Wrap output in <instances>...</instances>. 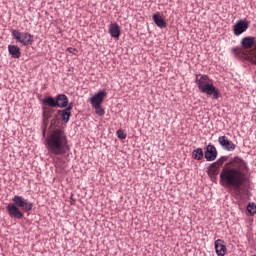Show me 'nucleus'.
Returning a JSON list of instances; mask_svg holds the SVG:
<instances>
[{"instance_id": "bb28decb", "label": "nucleus", "mask_w": 256, "mask_h": 256, "mask_svg": "<svg viewBox=\"0 0 256 256\" xmlns=\"http://www.w3.org/2000/svg\"><path fill=\"white\" fill-rule=\"evenodd\" d=\"M70 203H71V205H75V200L73 199V194L70 196Z\"/></svg>"}, {"instance_id": "5701e85b", "label": "nucleus", "mask_w": 256, "mask_h": 256, "mask_svg": "<svg viewBox=\"0 0 256 256\" xmlns=\"http://www.w3.org/2000/svg\"><path fill=\"white\" fill-rule=\"evenodd\" d=\"M93 109H96V115H98V117H103V115H105V110L101 105L99 107H93Z\"/></svg>"}, {"instance_id": "6e6552de", "label": "nucleus", "mask_w": 256, "mask_h": 256, "mask_svg": "<svg viewBox=\"0 0 256 256\" xmlns=\"http://www.w3.org/2000/svg\"><path fill=\"white\" fill-rule=\"evenodd\" d=\"M217 155H219V152H217L215 145L210 143L204 148V159H206V161H215Z\"/></svg>"}, {"instance_id": "9b49d317", "label": "nucleus", "mask_w": 256, "mask_h": 256, "mask_svg": "<svg viewBox=\"0 0 256 256\" xmlns=\"http://www.w3.org/2000/svg\"><path fill=\"white\" fill-rule=\"evenodd\" d=\"M71 111H73V103H70L62 110H57V115H60L63 123H69V119H71Z\"/></svg>"}, {"instance_id": "6ab92c4d", "label": "nucleus", "mask_w": 256, "mask_h": 256, "mask_svg": "<svg viewBox=\"0 0 256 256\" xmlns=\"http://www.w3.org/2000/svg\"><path fill=\"white\" fill-rule=\"evenodd\" d=\"M247 211L250 215H256V204L251 202L247 205Z\"/></svg>"}, {"instance_id": "cd10ccee", "label": "nucleus", "mask_w": 256, "mask_h": 256, "mask_svg": "<svg viewBox=\"0 0 256 256\" xmlns=\"http://www.w3.org/2000/svg\"><path fill=\"white\" fill-rule=\"evenodd\" d=\"M42 137H43L44 139H47V135H46L45 129H44L43 132H42Z\"/></svg>"}, {"instance_id": "f3484780", "label": "nucleus", "mask_w": 256, "mask_h": 256, "mask_svg": "<svg viewBox=\"0 0 256 256\" xmlns=\"http://www.w3.org/2000/svg\"><path fill=\"white\" fill-rule=\"evenodd\" d=\"M221 169L220 166H217V163H212L208 167V175L211 179H215L219 175V170Z\"/></svg>"}, {"instance_id": "dca6fc26", "label": "nucleus", "mask_w": 256, "mask_h": 256, "mask_svg": "<svg viewBox=\"0 0 256 256\" xmlns=\"http://www.w3.org/2000/svg\"><path fill=\"white\" fill-rule=\"evenodd\" d=\"M8 53L13 59H19L21 57V48L17 45H8Z\"/></svg>"}, {"instance_id": "f8f14e48", "label": "nucleus", "mask_w": 256, "mask_h": 256, "mask_svg": "<svg viewBox=\"0 0 256 256\" xmlns=\"http://www.w3.org/2000/svg\"><path fill=\"white\" fill-rule=\"evenodd\" d=\"M216 255L225 256L227 254V246L225 245V241L222 239H218L214 243Z\"/></svg>"}, {"instance_id": "4468645a", "label": "nucleus", "mask_w": 256, "mask_h": 256, "mask_svg": "<svg viewBox=\"0 0 256 256\" xmlns=\"http://www.w3.org/2000/svg\"><path fill=\"white\" fill-rule=\"evenodd\" d=\"M255 45V37L247 36L241 39V47L243 49H252Z\"/></svg>"}, {"instance_id": "393cba45", "label": "nucleus", "mask_w": 256, "mask_h": 256, "mask_svg": "<svg viewBox=\"0 0 256 256\" xmlns=\"http://www.w3.org/2000/svg\"><path fill=\"white\" fill-rule=\"evenodd\" d=\"M67 51H68V53H71L72 55H77V53H79V50H77V48H73V47H68Z\"/></svg>"}, {"instance_id": "423d86ee", "label": "nucleus", "mask_w": 256, "mask_h": 256, "mask_svg": "<svg viewBox=\"0 0 256 256\" xmlns=\"http://www.w3.org/2000/svg\"><path fill=\"white\" fill-rule=\"evenodd\" d=\"M12 37L17 43H21L24 47H29L35 43L34 36L29 32H19V30H12Z\"/></svg>"}, {"instance_id": "b1692460", "label": "nucleus", "mask_w": 256, "mask_h": 256, "mask_svg": "<svg viewBox=\"0 0 256 256\" xmlns=\"http://www.w3.org/2000/svg\"><path fill=\"white\" fill-rule=\"evenodd\" d=\"M50 123L53 127H57L59 125V119L57 118V115H54V118L50 121Z\"/></svg>"}, {"instance_id": "ddd939ff", "label": "nucleus", "mask_w": 256, "mask_h": 256, "mask_svg": "<svg viewBox=\"0 0 256 256\" xmlns=\"http://www.w3.org/2000/svg\"><path fill=\"white\" fill-rule=\"evenodd\" d=\"M108 32L110 34V37L113 39H119L121 37V28H119V24L112 23L108 26Z\"/></svg>"}, {"instance_id": "39448f33", "label": "nucleus", "mask_w": 256, "mask_h": 256, "mask_svg": "<svg viewBox=\"0 0 256 256\" xmlns=\"http://www.w3.org/2000/svg\"><path fill=\"white\" fill-rule=\"evenodd\" d=\"M41 105L43 106V115H45V111H47V107H52V108H59V109H64L65 107H69V98L65 94H58L55 97L53 96H45L41 100Z\"/></svg>"}, {"instance_id": "4be33fe9", "label": "nucleus", "mask_w": 256, "mask_h": 256, "mask_svg": "<svg viewBox=\"0 0 256 256\" xmlns=\"http://www.w3.org/2000/svg\"><path fill=\"white\" fill-rule=\"evenodd\" d=\"M116 135L118 137V139H127V134L125 133V131L119 129L116 131Z\"/></svg>"}, {"instance_id": "9d476101", "label": "nucleus", "mask_w": 256, "mask_h": 256, "mask_svg": "<svg viewBox=\"0 0 256 256\" xmlns=\"http://www.w3.org/2000/svg\"><path fill=\"white\" fill-rule=\"evenodd\" d=\"M218 143L224 149V151H235L237 148V145L233 143V141H230L227 136H220L218 138Z\"/></svg>"}, {"instance_id": "412c9836", "label": "nucleus", "mask_w": 256, "mask_h": 256, "mask_svg": "<svg viewBox=\"0 0 256 256\" xmlns=\"http://www.w3.org/2000/svg\"><path fill=\"white\" fill-rule=\"evenodd\" d=\"M232 53L235 55V57H240L241 53H243V48L241 47H233Z\"/></svg>"}, {"instance_id": "7ed1b4c3", "label": "nucleus", "mask_w": 256, "mask_h": 256, "mask_svg": "<svg viewBox=\"0 0 256 256\" xmlns=\"http://www.w3.org/2000/svg\"><path fill=\"white\" fill-rule=\"evenodd\" d=\"M6 209L11 219L21 220L25 217V213H31L33 211V202L28 201L23 196L15 195L12 198V202L6 206Z\"/></svg>"}, {"instance_id": "a211bd4d", "label": "nucleus", "mask_w": 256, "mask_h": 256, "mask_svg": "<svg viewBox=\"0 0 256 256\" xmlns=\"http://www.w3.org/2000/svg\"><path fill=\"white\" fill-rule=\"evenodd\" d=\"M205 157V152H203V148H196L192 151V159L195 161H202Z\"/></svg>"}, {"instance_id": "2eb2a0df", "label": "nucleus", "mask_w": 256, "mask_h": 256, "mask_svg": "<svg viewBox=\"0 0 256 256\" xmlns=\"http://www.w3.org/2000/svg\"><path fill=\"white\" fill-rule=\"evenodd\" d=\"M152 19L157 27H160V29H165L167 27V22L163 19L161 14L157 12L156 14L152 15Z\"/></svg>"}, {"instance_id": "1a4fd4ad", "label": "nucleus", "mask_w": 256, "mask_h": 256, "mask_svg": "<svg viewBox=\"0 0 256 256\" xmlns=\"http://www.w3.org/2000/svg\"><path fill=\"white\" fill-rule=\"evenodd\" d=\"M247 29H249V22L240 19L233 26V33L236 37H239V35H243Z\"/></svg>"}, {"instance_id": "aec40b11", "label": "nucleus", "mask_w": 256, "mask_h": 256, "mask_svg": "<svg viewBox=\"0 0 256 256\" xmlns=\"http://www.w3.org/2000/svg\"><path fill=\"white\" fill-rule=\"evenodd\" d=\"M229 160V157L228 156H222V157H220L216 162H213V163H216V165L218 166V167H221V166H223V163H225L226 161H228Z\"/></svg>"}, {"instance_id": "20e7f679", "label": "nucleus", "mask_w": 256, "mask_h": 256, "mask_svg": "<svg viewBox=\"0 0 256 256\" xmlns=\"http://www.w3.org/2000/svg\"><path fill=\"white\" fill-rule=\"evenodd\" d=\"M195 83L197 84V87L201 93H205V95H208L209 97H212V99H219L221 97V92L215 85H213V82L211 79H209V76L205 74H197Z\"/></svg>"}, {"instance_id": "f257e3e1", "label": "nucleus", "mask_w": 256, "mask_h": 256, "mask_svg": "<svg viewBox=\"0 0 256 256\" xmlns=\"http://www.w3.org/2000/svg\"><path fill=\"white\" fill-rule=\"evenodd\" d=\"M228 165L230 166L223 167L220 172V185L226 189H233L236 195H241V187L247 181L249 165L239 156L231 158Z\"/></svg>"}, {"instance_id": "0eeeda50", "label": "nucleus", "mask_w": 256, "mask_h": 256, "mask_svg": "<svg viewBox=\"0 0 256 256\" xmlns=\"http://www.w3.org/2000/svg\"><path fill=\"white\" fill-rule=\"evenodd\" d=\"M105 97H107V92L105 90H100L96 92L91 98L90 103L92 107H99L103 105V101H105Z\"/></svg>"}, {"instance_id": "a878e982", "label": "nucleus", "mask_w": 256, "mask_h": 256, "mask_svg": "<svg viewBox=\"0 0 256 256\" xmlns=\"http://www.w3.org/2000/svg\"><path fill=\"white\" fill-rule=\"evenodd\" d=\"M252 57L254 59V64L256 65V50L254 52H252Z\"/></svg>"}, {"instance_id": "f03ea898", "label": "nucleus", "mask_w": 256, "mask_h": 256, "mask_svg": "<svg viewBox=\"0 0 256 256\" xmlns=\"http://www.w3.org/2000/svg\"><path fill=\"white\" fill-rule=\"evenodd\" d=\"M44 145L50 155H66L70 149L67 134L61 128L48 132Z\"/></svg>"}]
</instances>
